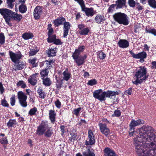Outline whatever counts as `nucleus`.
<instances>
[{
	"label": "nucleus",
	"instance_id": "nucleus-21",
	"mask_svg": "<svg viewBox=\"0 0 156 156\" xmlns=\"http://www.w3.org/2000/svg\"><path fill=\"white\" fill-rule=\"evenodd\" d=\"M118 44L119 47L122 48H126L129 45L128 42L125 40H120Z\"/></svg>",
	"mask_w": 156,
	"mask_h": 156
},
{
	"label": "nucleus",
	"instance_id": "nucleus-42",
	"mask_svg": "<svg viewBox=\"0 0 156 156\" xmlns=\"http://www.w3.org/2000/svg\"><path fill=\"white\" fill-rule=\"evenodd\" d=\"M56 38L55 35L52 36L50 35L48 36V37L47 39V41L48 42L51 43L54 42Z\"/></svg>",
	"mask_w": 156,
	"mask_h": 156
},
{
	"label": "nucleus",
	"instance_id": "nucleus-37",
	"mask_svg": "<svg viewBox=\"0 0 156 156\" xmlns=\"http://www.w3.org/2000/svg\"><path fill=\"white\" fill-rule=\"evenodd\" d=\"M47 67L48 69V68L50 69L51 68L52 66L54 65V61L53 60H46L45 61Z\"/></svg>",
	"mask_w": 156,
	"mask_h": 156
},
{
	"label": "nucleus",
	"instance_id": "nucleus-11",
	"mask_svg": "<svg viewBox=\"0 0 156 156\" xmlns=\"http://www.w3.org/2000/svg\"><path fill=\"white\" fill-rule=\"evenodd\" d=\"M129 52L132 56L135 58H145L147 57L146 53L144 51L137 54H135L132 51H129Z\"/></svg>",
	"mask_w": 156,
	"mask_h": 156
},
{
	"label": "nucleus",
	"instance_id": "nucleus-47",
	"mask_svg": "<svg viewBox=\"0 0 156 156\" xmlns=\"http://www.w3.org/2000/svg\"><path fill=\"white\" fill-rule=\"evenodd\" d=\"M98 56L101 59H103L106 57V55L102 51H100L98 53Z\"/></svg>",
	"mask_w": 156,
	"mask_h": 156
},
{
	"label": "nucleus",
	"instance_id": "nucleus-31",
	"mask_svg": "<svg viewBox=\"0 0 156 156\" xmlns=\"http://www.w3.org/2000/svg\"><path fill=\"white\" fill-rule=\"evenodd\" d=\"M17 123L16 119H10L7 123V126L8 127H13Z\"/></svg>",
	"mask_w": 156,
	"mask_h": 156
},
{
	"label": "nucleus",
	"instance_id": "nucleus-25",
	"mask_svg": "<svg viewBox=\"0 0 156 156\" xmlns=\"http://www.w3.org/2000/svg\"><path fill=\"white\" fill-rule=\"evenodd\" d=\"M41 79L42 80L43 84L45 86H49L52 83L51 81L49 78L47 77Z\"/></svg>",
	"mask_w": 156,
	"mask_h": 156
},
{
	"label": "nucleus",
	"instance_id": "nucleus-32",
	"mask_svg": "<svg viewBox=\"0 0 156 156\" xmlns=\"http://www.w3.org/2000/svg\"><path fill=\"white\" fill-rule=\"evenodd\" d=\"M48 68H45L44 69L41 70L40 72L41 79L47 77L46 76L48 75Z\"/></svg>",
	"mask_w": 156,
	"mask_h": 156
},
{
	"label": "nucleus",
	"instance_id": "nucleus-54",
	"mask_svg": "<svg viewBox=\"0 0 156 156\" xmlns=\"http://www.w3.org/2000/svg\"><path fill=\"white\" fill-rule=\"evenodd\" d=\"M38 51L35 49H32L30 50L29 52V54L31 56H33L35 55L37 52Z\"/></svg>",
	"mask_w": 156,
	"mask_h": 156
},
{
	"label": "nucleus",
	"instance_id": "nucleus-52",
	"mask_svg": "<svg viewBox=\"0 0 156 156\" xmlns=\"http://www.w3.org/2000/svg\"><path fill=\"white\" fill-rule=\"evenodd\" d=\"M116 5L115 4L112 5L108 9V12H112L114 9Z\"/></svg>",
	"mask_w": 156,
	"mask_h": 156
},
{
	"label": "nucleus",
	"instance_id": "nucleus-18",
	"mask_svg": "<svg viewBox=\"0 0 156 156\" xmlns=\"http://www.w3.org/2000/svg\"><path fill=\"white\" fill-rule=\"evenodd\" d=\"M14 63V64L13 67V69L15 71L21 69L25 67V65L23 63L21 62H16Z\"/></svg>",
	"mask_w": 156,
	"mask_h": 156
},
{
	"label": "nucleus",
	"instance_id": "nucleus-49",
	"mask_svg": "<svg viewBox=\"0 0 156 156\" xmlns=\"http://www.w3.org/2000/svg\"><path fill=\"white\" fill-rule=\"evenodd\" d=\"M71 24L69 22H66V21L64 23L63 28L69 29H70Z\"/></svg>",
	"mask_w": 156,
	"mask_h": 156
},
{
	"label": "nucleus",
	"instance_id": "nucleus-2",
	"mask_svg": "<svg viewBox=\"0 0 156 156\" xmlns=\"http://www.w3.org/2000/svg\"><path fill=\"white\" fill-rule=\"evenodd\" d=\"M147 72V68L145 66H140L136 72L135 76L136 79L135 80H133V83L137 85L145 80L148 77Z\"/></svg>",
	"mask_w": 156,
	"mask_h": 156
},
{
	"label": "nucleus",
	"instance_id": "nucleus-8",
	"mask_svg": "<svg viewBox=\"0 0 156 156\" xmlns=\"http://www.w3.org/2000/svg\"><path fill=\"white\" fill-rule=\"evenodd\" d=\"M88 141L86 140V144L87 145H92L95 143V136L91 130H89L88 132Z\"/></svg>",
	"mask_w": 156,
	"mask_h": 156
},
{
	"label": "nucleus",
	"instance_id": "nucleus-16",
	"mask_svg": "<svg viewBox=\"0 0 156 156\" xmlns=\"http://www.w3.org/2000/svg\"><path fill=\"white\" fill-rule=\"evenodd\" d=\"M104 152L105 156H118L113 150L108 147L105 148Z\"/></svg>",
	"mask_w": 156,
	"mask_h": 156
},
{
	"label": "nucleus",
	"instance_id": "nucleus-40",
	"mask_svg": "<svg viewBox=\"0 0 156 156\" xmlns=\"http://www.w3.org/2000/svg\"><path fill=\"white\" fill-rule=\"evenodd\" d=\"M17 86L23 88H24L27 87L26 84L23 80L19 81L17 83Z\"/></svg>",
	"mask_w": 156,
	"mask_h": 156
},
{
	"label": "nucleus",
	"instance_id": "nucleus-17",
	"mask_svg": "<svg viewBox=\"0 0 156 156\" xmlns=\"http://www.w3.org/2000/svg\"><path fill=\"white\" fill-rule=\"evenodd\" d=\"M85 48L84 46L79 47L78 49L75 50L74 52L73 53L72 56L73 59H75L79 56L80 53L83 52Z\"/></svg>",
	"mask_w": 156,
	"mask_h": 156
},
{
	"label": "nucleus",
	"instance_id": "nucleus-64",
	"mask_svg": "<svg viewBox=\"0 0 156 156\" xmlns=\"http://www.w3.org/2000/svg\"><path fill=\"white\" fill-rule=\"evenodd\" d=\"M132 92V89L131 88H130L128 90H127L126 91V94L128 95H130Z\"/></svg>",
	"mask_w": 156,
	"mask_h": 156
},
{
	"label": "nucleus",
	"instance_id": "nucleus-59",
	"mask_svg": "<svg viewBox=\"0 0 156 156\" xmlns=\"http://www.w3.org/2000/svg\"><path fill=\"white\" fill-rule=\"evenodd\" d=\"M29 62H30L31 64L34 65V66H36V58H34L32 59H30L29 60Z\"/></svg>",
	"mask_w": 156,
	"mask_h": 156
},
{
	"label": "nucleus",
	"instance_id": "nucleus-48",
	"mask_svg": "<svg viewBox=\"0 0 156 156\" xmlns=\"http://www.w3.org/2000/svg\"><path fill=\"white\" fill-rule=\"evenodd\" d=\"M53 133V130L50 129H48L45 133V136L49 137L51 136Z\"/></svg>",
	"mask_w": 156,
	"mask_h": 156
},
{
	"label": "nucleus",
	"instance_id": "nucleus-20",
	"mask_svg": "<svg viewBox=\"0 0 156 156\" xmlns=\"http://www.w3.org/2000/svg\"><path fill=\"white\" fill-rule=\"evenodd\" d=\"M104 16L102 14H98L95 18V22L98 24H102L104 21Z\"/></svg>",
	"mask_w": 156,
	"mask_h": 156
},
{
	"label": "nucleus",
	"instance_id": "nucleus-50",
	"mask_svg": "<svg viewBox=\"0 0 156 156\" xmlns=\"http://www.w3.org/2000/svg\"><path fill=\"white\" fill-rule=\"evenodd\" d=\"M81 109V108L75 109L73 110V113L76 115H77Z\"/></svg>",
	"mask_w": 156,
	"mask_h": 156
},
{
	"label": "nucleus",
	"instance_id": "nucleus-28",
	"mask_svg": "<svg viewBox=\"0 0 156 156\" xmlns=\"http://www.w3.org/2000/svg\"><path fill=\"white\" fill-rule=\"evenodd\" d=\"M56 114L54 110H50L49 111V116L51 122H54L55 121Z\"/></svg>",
	"mask_w": 156,
	"mask_h": 156
},
{
	"label": "nucleus",
	"instance_id": "nucleus-34",
	"mask_svg": "<svg viewBox=\"0 0 156 156\" xmlns=\"http://www.w3.org/2000/svg\"><path fill=\"white\" fill-rule=\"evenodd\" d=\"M37 92L39 95V97L41 98H44L45 96V94L44 92L43 91L42 89L39 87L37 90Z\"/></svg>",
	"mask_w": 156,
	"mask_h": 156
},
{
	"label": "nucleus",
	"instance_id": "nucleus-56",
	"mask_svg": "<svg viewBox=\"0 0 156 156\" xmlns=\"http://www.w3.org/2000/svg\"><path fill=\"white\" fill-rule=\"evenodd\" d=\"M10 103L12 106H13L15 105V99L14 97H11L10 99Z\"/></svg>",
	"mask_w": 156,
	"mask_h": 156
},
{
	"label": "nucleus",
	"instance_id": "nucleus-6",
	"mask_svg": "<svg viewBox=\"0 0 156 156\" xmlns=\"http://www.w3.org/2000/svg\"><path fill=\"white\" fill-rule=\"evenodd\" d=\"M9 54L11 60L13 62H15L19 61L22 56L21 52L20 51L14 53L12 51H9Z\"/></svg>",
	"mask_w": 156,
	"mask_h": 156
},
{
	"label": "nucleus",
	"instance_id": "nucleus-1",
	"mask_svg": "<svg viewBox=\"0 0 156 156\" xmlns=\"http://www.w3.org/2000/svg\"><path fill=\"white\" fill-rule=\"evenodd\" d=\"M136 132L139 136L134 139L136 151L140 156L156 154V132L150 126L144 125Z\"/></svg>",
	"mask_w": 156,
	"mask_h": 156
},
{
	"label": "nucleus",
	"instance_id": "nucleus-35",
	"mask_svg": "<svg viewBox=\"0 0 156 156\" xmlns=\"http://www.w3.org/2000/svg\"><path fill=\"white\" fill-rule=\"evenodd\" d=\"M145 31L147 33L151 34L154 36H156V30L155 29H147V27L145 29Z\"/></svg>",
	"mask_w": 156,
	"mask_h": 156
},
{
	"label": "nucleus",
	"instance_id": "nucleus-13",
	"mask_svg": "<svg viewBox=\"0 0 156 156\" xmlns=\"http://www.w3.org/2000/svg\"><path fill=\"white\" fill-rule=\"evenodd\" d=\"M42 12V9L40 6L36 7L34 12V16L35 19H38L40 18Z\"/></svg>",
	"mask_w": 156,
	"mask_h": 156
},
{
	"label": "nucleus",
	"instance_id": "nucleus-62",
	"mask_svg": "<svg viewBox=\"0 0 156 156\" xmlns=\"http://www.w3.org/2000/svg\"><path fill=\"white\" fill-rule=\"evenodd\" d=\"M0 91L1 94H2L4 91V89L3 84L1 82L0 83Z\"/></svg>",
	"mask_w": 156,
	"mask_h": 156
},
{
	"label": "nucleus",
	"instance_id": "nucleus-12",
	"mask_svg": "<svg viewBox=\"0 0 156 156\" xmlns=\"http://www.w3.org/2000/svg\"><path fill=\"white\" fill-rule=\"evenodd\" d=\"M38 75V73H35L29 77L28 79L29 83L32 85H36L37 80V75Z\"/></svg>",
	"mask_w": 156,
	"mask_h": 156
},
{
	"label": "nucleus",
	"instance_id": "nucleus-36",
	"mask_svg": "<svg viewBox=\"0 0 156 156\" xmlns=\"http://www.w3.org/2000/svg\"><path fill=\"white\" fill-rule=\"evenodd\" d=\"M89 31V30L88 28H84L79 31V33L81 35H86L87 34Z\"/></svg>",
	"mask_w": 156,
	"mask_h": 156
},
{
	"label": "nucleus",
	"instance_id": "nucleus-60",
	"mask_svg": "<svg viewBox=\"0 0 156 156\" xmlns=\"http://www.w3.org/2000/svg\"><path fill=\"white\" fill-rule=\"evenodd\" d=\"M55 104L56 106L58 108H60L61 106V103L58 100H57L55 102Z\"/></svg>",
	"mask_w": 156,
	"mask_h": 156
},
{
	"label": "nucleus",
	"instance_id": "nucleus-53",
	"mask_svg": "<svg viewBox=\"0 0 156 156\" xmlns=\"http://www.w3.org/2000/svg\"><path fill=\"white\" fill-rule=\"evenodd\" d=\"M120 115V112L119 110H116L115 111L114 113L112 114V116H117L119 117Z\"/></svg>",
	"mask_w": 156,
	"mask_h": 156
},
{
	"label": "nucleus",
	"instance_id": "nucleus-58",
	"mask_svg": "<svg viewBox=\"0 0 156 156\" xmlns=\"http://www.w3.org/2000/svg\"><path fill=\"white\" fill-rule=\"evenodd\" d=\"M1 143L2 144H6L8 143V141L6 138L5 137L2 138L0 140Z\"/></svg>",
	"mask_w": 156,
	"mask_h": 156
},
{
	"label": "nucleus",
	"instance_id": "nucleus-57",
	"mask_svg": "<svg viewBox=\"0 0 156 156\" xmlns=\"http://www.w3.org/2000/svg\"><path fill=\"white\" fill-rule=\"evenodd\" d=\"M75 1L77 2L80 4L81 6V9L85 6L83 0H75Z\"/></svg>",
	"mask_w": 156,
	"mask_h": 156
},
{
	"label": "nucleus",
	"instance_id": "nucleus-14",
	"mask_svg": "<svg viewBox=\"0 0 156 156\" xmlns=\"http://www.w3.org/2000/svg\"><path fill=\"white\" fill-rule=\"evenodd\" d=\"M10 12L11 14V17L14 20H16L18 22H20L22 18V15L16 13L12 11L8 10Z\"/></svg>",
	"mask_w": 156,
	"mask_h": 156
},
{
	"label": "nucleus",
	"instance_id": "nucleus-15",
	"mask_svg": "<svg viewBox=\"0 0 156 156\" xmlns=\"http://www.w3.org/2000/svg\"><path fill=\"white\" fill-rule=\"evenodd\" d=\"M82 10L85 12L87 16H92L95 14L92 8H86L85 6L82 9Z\"/></svg>",
	"mask_w": 156,
	"mask_h": 156
},
{
	"label": "nucleus",
	"instance_id": "nucleus-51",
	"mask_svg": "<svg viewBox=\"0 0 156 156\" xmlns=\"http://www.w3.org/2000/svg\"><path fill=\"white\" fill-rule=\"evenodd\" d=\"M128 3L129 5L131 7H134L135 5V2L133 0H129Z\"/></svg>",
	"mask_w": 156,
	"mask_h": 156
},
{
	"label": "nucleus",
	"instance_id": "nucleus-4",
	"mask_svg": "<svg viewBox=\"0 0 156 156\" xmlns=\"http://www.w3.org/2000/svg\"><path fill=\"white\" fill-rule=\"evenodd\" d=\"M8 10H10L6 9H0V13L3 16V18L5 19L6 23L10 26H11L12 24L9 23L11 20V14Z\"/></svg>",
	"mask_w": 156,
	"mask_h": 156
},
{
	"label": "nucleus",
	"instance_id": "nucleus-44",
	"mask_svg": "<svg viewBox=\"0 0 156 156\" xmlns=\"http://www.w3.org/2000/svg\"><path fill=\"white\" fill-rule=\"evenodd\" d=\"M37 111V109L36 107H34L31 109L29 112V114L30 115H34L36 112Z\"/></svg>",
	"mask_w": 156,
	"mask_h": 156
},
{
	"label": "nucleus",
	"instance_id": "nucleus-63",
	"mask_svg": "<svg viewBox=\"0 0 156 156\" xmlns=\"http://www.w3.org/2000/svg\"><path fill=\"white\" fill-rule=\"evenodd\" d=\"M151 68L152 69H156V61H153L151 63Z\"/></svg>",
	"mask_w": 156,
	"mask_h": 156
},
{
	"label": "nucleus",
	"instance_id": "nucleus-33",
	"mask_svg": "<svg viewBox=\"0 0 156 156\" xmlns=\"http://www.w3.org/2000/svg\"><path fill=\"white\" fill-rule=\"evenodd\" d=\"M19 9L20 12L22 13H25L27 10L26 5L23 4H22L20 5Z\"/></svg>",
	"mask_w": 156,
	"mask_h": 156
},
{
	"label": "nucleus",
	"instance_id": "nucleus-7",
	"mask_svg": "<svg viewBox=\"0 0 156 156\" xmlns=\"http://www.w3.org/2000/svg\"><path fill=\"white\" fill-rule=\"evenodd\" d=\"M47 122H43L38 126L37 130L36 133L40 135H43L48 128Z\"/></svg>",
	"mask_w": 156,
	"mask_h": 156
},
{
	"label": "nucleus",
	"instance_id": "nucleus-30",
	"mask_svg": "<svg viewBox=\"0 0 156 156\" xmlns=\"http://www.w3.org/2000/svg\"><path fill=\"white\" fill-rule=\"evenodd\" d=\"M118 92H115L112 91H108L107 92H105V95L106 97L112 98V97L115 95L118 94Z\"/></svg>",
	"mask_w": 156,
	"mask_h": 156
},
{
	"label": "nucleus",
	"instance_id": "nucleus-45",
	"mask_svg": "<svg viewBox=\"0 0 156 156\" xmlns=\"http://www.w3.org/2000/svg\"><path fill=\"white\" fill-rule=\"evenodd\" d=\"M97 83V81L95 79L90 80L88 81L87 84L90 86H93Z\"/></svg>",
	"mask_w": 156,
	"mask_h": 156
},
{
	"label": "nucleus",
	"instance_id": "nucleus-5",
	"mask_svg": "<svg viewBox=\"0 0 156 156\" xmlns=\"http://www.w3.org/2000/svg\"><path fill=\"white\" fill-rule=\"evenodd\" d=\"M18 98L21 105L23 107H26L27 106L26 100L27 96L22 91H20L18 93Z\"/></svg>",
	"mask_w": 156,
	"mask_h": 156
},
{
	"label": "nucleus",
	"instance_id": "nucleus-3",
	"mask_svg": "<svg viewBox=\"0 0 156 156\" xmlns=\"http://www.w3.org/2000/svg\"><path fill=\"white\" fill-rule=\"evenodd\" d=\"M113 17L115 20L120 24L127 25L129 23L127 16L124 13H117L113 15Z\"/></svg>",
	"mask_w": 156,
	"mask_h": 156
},
{
	"label": "nucleus",
	"instance_id": "nucleus-23",
	"mask_svg": "<svg viewBox=\"0 0 156 156\" xmlns=\"http://www.w3.org/2000/svg\"><path fill=\"white\" fill-rule=\"evenodd\" d=\"M63 79L61 80L62 82L63 80L67 81L71 77V74L66 69V70L64 71L62 73Z\"/></svg>",
	"mask_w": 156,
	"mask_h": 156
},
{
	"label": "nucleus",
	"instance_id": "nucleus-10",
	"mask_svg": "<svg viewBox=\"0 0 156 156\" xmlns=\"http://www.w3.org/2000/svg\"><path fill=\"white\" fill-rule=\"evenodd\" d=\"M144 123V121L141 119H138L136 120L132 119L129 124V128H131V130H134V127L141 124H143Z\"/></svg>",
	"mask_w": 156,
	"mask_h": 156
},
{
	"label": "nucleus",
	"instance_id": "nucleus-9",
	"mask_svg": "<svg viewBox=\"0 0 156 156\" xmlns=\"http://www.w3.org/2000/svg\"><path fill=\"white\" fill-rule=\"evenodd\" d=\"M98 126L101 133L106 136H108L110 132V130L106 125L102 123H99Z\"/></svg>",
	"mask_w": 156,
	"mask_h": 156
},
{
	"label": "nucleus",
	"instance_id": "nucleus-61",
	"mask_svg": "<svg viewBox=\"0 0 156 156\" xmlns=\"http://www.w3.org/2000/svg\"><path fill=\"white\" fill-rule=\"evenodd\" d=\"M69 29L63 28V37H65L68 34Z\"/></svg>",
	"mask_w": 156,
	"mask_h": 156
},
{
	"label": "nucleus",
	"instance_id": "nucleus-46",
	"mask_svg": "<svg viewBox=\"0 0 156 156\" xmlns=\"http://www.w3.org/2000/svg\"><path fill=\"white\" fill-rule=\"evenodd\" d=\"M5 37L4 34L2 33H0V43L1 44H3L5 43Z\"/></svg>",
	"mask_w": 156,
	"mask_h": 156
},
{
	"label": "nucleus",
	"instance_id": "nucleus-24",
	"mask_svg": "<svg viewBox=\"0 0 156 156\" xmlns=\"http://www.w3.org/2000/svg\"><path fill=\"white\" fill-rule=\"evenodd\" d=\"M126 0H118L116 1L115 4L117 6V8H121L125 5L126 4Z\"/></svg>",
	"mask_w": 156,
	"mask_h": 156
},
{
	"label": "nucleus",
	"instance_id": "nucleus-26",
	"mask_svg": "<svg viewBox=\"0 0 156 156\" xmlns=\"http://www.w3.org/2000/svg\"><path fill=\"white\" fill-rule=\"evenodd\" d=\"M57 51V48H51L48 51L47 53L49 56H53L55 55Z\"/></svg>",
	"mask_w": 156,
	"mask_h": 156
},
{
	"label": "nucleus",
	"instance_id": "nucleus-39",
	"mask_svg": "<svg viewBox=\"0 0 156 156\" xmlns=\"http://www.w3.org/2000/svg\"><path fill=\"white\" fill-rule=\"evenodd\" d=\"M149 5L151 7L156 8V1L155 0H149L148 1Z\"/></svg>",
	"mask_w": 156,
	"mask_h": 156
},
{
	"label": "nucleus",
	"instance_id": "nucleus-38",
	"mask_svg": "<svg viewBox=\"0 0 156 156\" xmlns=\"http://www.w3.org/2000/svg\"><path fill=\"white\" fill-rule=\"evenodd\" d=\"M101 92H102V90L101 89L96 90L93 93V96L95 98L98 99L100 93Z\"/></svg>",
	"mask_w": 156,
	"mask_h": 156
},
{
	"label": "nucleus",
	"instance_id": "nucleus-55",
	"mask_svg": "<svg viewBox=\"0 0 156 156\" xmlns=\"http://www.w3.org/2000/svg\"><path fill=\"white\" fill-rule=\"evenodd\" d=\"M1 104L4 106L8 107L9 106V105L7 103V101L5 99L2 100V101Z\"/></svg>",
	"mask_w": 156,
	"mask_h": 156
},
{
	"label": "nucleus",
	"instance_id": "nucleus-29",
	"mask_svg": "<svg viewBox=\"0 0 156 156\" xmlns=\"http://www.w3.org/2000/svg\"><path fill=\"white\" fill-rule=\"evenodd\" d=\"M34 37L33 34L30 33H26L23 34L22 37L25 40L32 38Z\"/></svg>",
	"mask_w": 156,
	"mask_h": 156
},
{
	"label": "nucleus",
	"instance_id": "nucleus-41",
	"mask_svg": "<svg viewBox=\"0 0 156 156\" xmlns=\"http://www.w3.org/2000/svg\"><path fill=\"white\" fill-rule=\"evenodd\" d=\"M15 0H7V4L8 8L9 9H12L14 6V4L12 3L14 2Z\"/></svg>",
	"mask_w": 156,
	"mask_h": 156
},
{
	"label": "nucleus",
	"instance_id": "nucleus-22",
	"mask_svg": "<svg viewBox=\"0 0 156 156\" xmlns=\"http://www.w3.org/2000/svg\"><path fill=\"white\" fill-rule=\"evenodd\" d=\"M65 20V19L63 17H59L54 20V23L55 26L58 27L62 25Z\"/></svg>",
	"mask_w": 156,
	"mask_h": 156
},
{
	"label": "nucleus",
	"instance_id": "nucleus-27",
	"mask_svg": "<svg viewBox=\"0 0 156 156\" xmlns=\"http://www.w3.org/2000/svg\"><path fill=\"white\" fill-rule=\"evenodd\" d=\"M83 156H95L94 151L88 149L82 153Z\"/></svg>",
	"mask_w": 156,
	"mask_h": 156
},
{
	"label": "nucleus",
	"instance_id": "nucleus-19",
	"mask_svg": "<svg viewBox=\"0 0 156 156\" xmlns=\"http://www.w3.org/2000/svg\"><path fill=\"white\" fill-rule=\"evenodd\" d=\"M86 58L87 55H85L83 56H78L76 58L74 59L75 60V62L77 64L78 66H80L83 64L84 62V60Z\"/></svg>",
	"mask_w": 156,
	"mask_h": 156
},
{
	"label": "nucleus",
	"instance_id": "nucleus-43",
	"mask_svg": "<svg viewBox=\"0 0 156 156\" xmlns=\"http://www.w3.org/2000/svg\"><path fill=\"white\" fill-rule=\"evenodd\" d=\"M105 93V92H103L100 93L98 99L101 101L105 100V98L106 97Z\"/></svg>",
	"mask_w": 156,
	"mask_h": 156
}]
</instances>
